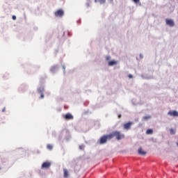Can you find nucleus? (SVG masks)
Instances as JSON below:
<instances>
[{
	"mask_svg": "<svg viewBox=\"0 0 178 178\" xmlns=\"http://www.w3.org/2000/svg\"><path fill=\"white\" fill-rule=\"evenodd\" d=\"M114 134V137H115L116 140H122V138H124V134L120 133L119 131H115L113 132Z\"/></svg>",
	"mask_w": 178,
	"mask_h": 178,
	"instance_id": "nucleus-1",
	"label": "nucleus"
},
{
	"mask_svg": "<svg viewBox=\"0 0 178 178\" xmlns=\"http://www.w3.org/2000/svg\"><path fill=\"white\" fill-rule=\"evenodd\" d=\"M54 15L56 17H62L65 15V12L62 9L57 10L55 13Z\"/></svg>",
	"mask_w": 178,
	"mask_h": 178,
	"instance_id": "nucleus-2",
	"label": "nucleus"
},
{
	"mask_svg": "<svg viewBox=\"0 0 178 178\" xmlns=\"http://www.w3.org/2000/svg\"><path fill=\"white\" fill-rule=\"evenodd\" d=\"M38 92L40 94V99H44V86H40L38 88Z\"/></svg>",
	"mask_w": 178,
	"mask_h": 178,
	"instance_id": "nucleus-3",
	"label": "nucleus"
},
{
	"mask_svg": "<svg viewBox=\"0 0 178 178\" xmlns=\"http://www.w3.org/2000/svg\"><path fill=\"white\" fill-rule=\"evenodd\" d=\"M132 124H133V122H127L124 124V129L125 130H130Z\"/></svg>",
	"mask_w": 178,
	"mask_h": 178,
	"instance_id": "nucleus-4",
	"label": "nucleus"
},
{
	"mask_svg": "<svg viewBox=\"0 0 178 178\" xmlns=\"http://www.w3.org/2000/svg\"><path fill=\"white\" fill-rule=\"evenodd\" d=\"M108 141L107 137L106 135L102 136L99 139V143L100 144H105Z\"/></svg>",
	"mask_w": 178,
	"mask_h": 178,
	"instance_id": "nucleus-5",
	"label": "nucleus"
},
{
	"mask_svg": "<svg viewBox=\"0 0 178 178\" xmlns=\"http://www.w3.org/2000/svg\"><path fill=\"white\" fill-rule=\"evenodd\" d=\"M165 23L168 26H170V27H173V26H175V22L172 19H167Z\"/></svg>",
	"mask_w": 178,
	"mask_h": 178,
	"instance_id": "nucleus-6",
	"label": "nucleus"
},
{
	"mask_svg": "<svg viewBox=\"0 0 178 178\" xmlns=\"http://www.w3.org/2000/svg\"><path fill=\"white\" fill-rule=\"evenodd\" d=\"M51 167V163L44 162L42 165V169H48Z\"/></svg>",
	"mask_w": 178,
	"mask_h": 178,
	"instance_id": "nucleus-7",
	"label": "nucleus"
},
{
	"mask_svg": "<svg viewBox=\"0 0 178 178\" xmlns=\"http://www.w3.org/2000/svg\"><path fill=\"white\" fill-rule=\"evenodd\" d=\"M63 118L65 119V120H73V115L70 113H67L65 115H63Z\"/></svg>",
	"mask_w": 178,
	"mask_h": 178,
	"instance_id": "nucleus-8",
	"label": "nucleus"
},
{
	"mask_svg": "<svg viewBox=\"0 0 178 178\" xmlns=\"http://www.w3.org/2000/svg\"><path fill=\"white\" fill-rule=\"evenodd\" d=\"M168 115H170V116L176 117V116H178V112L177 111H170Z\"/></svg>",
	"mask_w": 178,
	"mask_h": 178,
	"instance_id": "nucleus-9",
	"label": "nucleus"
},
{
	"mask_svg": "<svg viewBox=\"0 0 178 178\" xmlns=\"http://www.w3.org/2000/svg\"><path fill=\"white\" fill-rule=\"evenodd\" d=\"M138 152L139 154V155H146L147 152L143 150L142 147H139Z\"/></svg>",
	"mask_w": 178,
	"mask_h": 178,
	"instance_id": "nucleus-10",
	"label": "nucleus"
},
{
	"mask_svg": "<svg viewBox=\"0 0 178 178\" xmlns=\"http://www.w3.org/2000/svg\"><path fill=\"white\" fill-rule=\"evenodd\" d=\"M63 172H64V177L65 178L69 177V171H67V169L64 168Z\"/></svg>",
	"mask_w": 178,
	"mask_h": 178,
	"instance_id": "nucleus-11",
	"label": "nucleus"
},
{
	"mask_svg": "<svg viewBox=\"0 0 178 178\" xmlns=\"http://www.w3.org/2000/svg\"><path fill=\"white\" fill-rule=\"evenodd\" d=\"M106 137H107V140H112V138H113L114 136V134H113V132L108 134V135H106Z\"/></svg>",
	"mask_w": 178,
	"mask_h": 178,
	"instance_id": "nucleus-12",
	"label": "nucleus"
},
{
	"mask_svg": "<svg viewBox=\"0 0 178 178\" xmlns=\"http://www.w3.org/2000/svg\"><path fill=\"white\" fill-rule=\"evenodd\" d=\"M108 65L109 66H113L114 65H118V62L115 61V60H113L108 62Z\"/></svg>",
	"mask_w": 178,
	"mask_h": 178,
	"instance_id": "nucleus-13",
	"label": "nucleus"
},
{
	"mask_svg": "<svg viewBox=\"0 0 178 178\" xmlns=\"http://www.w3.org/2000/svg\"><path fill=\"white\" fill-rule=\"evenodd\" d=\"M151 118V115H146L143 118V120H148Z\"/></svg>",
	"mask_w": 178,
	"mask_h": 178,
	"instance_id": "nucleus-14",
	"label": "nucleus"
},
{
	"mask_svg": "<svg viewBox=\"0 0 178 178\" xmlns=\"http://www.w3.org/2000/svg\"><path fill=\"white\" fill-rule=\"evenodd\" d=\"M47 149H49V151H51V150H52V148H54V146H52V145H51V144H48L47 145Z\"/></svg>",
	"mask_w": 178,
	"mask_h": 178,
	"instance_id": "nucleus-15",
	"label": "nucleus"
},
{
	"mask_svg": "<svg viewBox=\"0 0 178 178\" xmlns=\"http://www.w3.org/2000/svg\"><path fill=\"white\" fill-rule=\"evenodd\" d=\"M152 133H154L152 129H147L146 131V134H152Z\"/></svg>",
	"mask_w": 178,
	"mask_h": 178,
	"instance_id": "nucleus-16",
	"label": "nucleus"
},
{
	"mask_svg": "<svg viewBox=\"0 0 178 178\" xmlns=\"http://www.w3.org/2000/svg\"><path fill=\"white\" fill-rule=\"evenodd\" d=\"M170 134H175V133H176V129H171L170 130Z\"/></svg>",
	"mask_w": 178,
	"mask_h": 178,
	"instance_id": "nucleus-17",
	"label": "nucleus"
},
{
	"mask_svg": "<svg viewBox=\"0 0 178 178\" xmlns=\"http://www.w3.org/2000/svg\"><path fill=\"white\" fill-rule=\"evenodd\" d=\"M135 3H138L140 2V0H132Z\"/></svg>",
	"mask_w": 178,
	"mask_h": 178,
	"instance_id": "nucleus-18",
	"label": "nucleus"
},
{
	"mask_svg": "<svg viewBox=\"0 0 178 178\" xmlns=\"http://www.w3.org/2000/svg\"><path fill=\"white\" fill-rule=\"evenodd\" d=\"M80 149H84V145H80L79 146Z\"/></svg>",
	"mask_w": 178,
	"mask_h": 178,
	"instance_id": "nucleus-19",
	"label": "nucleus"
},
{
	"mask_svg": "<svg viewBox=\"0 0 178 178\" xmlns=\"http://www.w3.org/2000/svg\"><path fill=\"white\" fill-rule=\"evenodd\" d=\"M128 77H129V79H133V75L129 74V75H128Z\"/></svg>",
	"mask_w": 178,
	"mask_h": 178,
	"instance_id": "nucleus-20",
	"label": "nucleus"
},
{
	"mask_svg": "<svg viewBox=\"0 0 178 178\" xmlns=\"http://www.w3.org/2000/svg\"><path fill=\"white\" fill-rule=\"evenodd\" d=\"M12 19L13 20H16V17L15 15H13Z\"/></svg>",
	"mask_w": 178,
	"mask_h": 178,
	"instance_id": "nucleus-21",
	"label": "nucleus"
},
{
	"mask_svg": "<svg viewBox=\"0 0 178 178\" xmlns=\"http://www.w3.org/2000/svg\"><path fill=\"white\" fill-rule=\"evenodd\" d=\"M111 60V56H107L106 57V60Z\"/></svg>",
	"mask_w": 178,
	"mask_h": 178,
	"instance_id": "nucleus-22",
	"label": "nucleus"
},
{
	"mask_svg": "<svg viewBox=\"0 0 178 178\" xmlns=\"http://www.w3.org/2000/svg\"><path fill=\"white\" fill-rule=\"evenodd\" d=\"M6 108L4 107V108L2 109V112H6Z\"/></svg>",
	"mask_w": 178,
	"mask_h": 178,
	"instance_id": "nucleus-23",
	"label": "nucleus"
},
{
	"mask_svg": "<svg viewBox=\"0 0 178 178\" xmlns=\"http://www.w3.org/2000/svg\"><path fill=\"white\" fill-rule=\"evenodd\" d=\"M110 1V2H113V0H109Z\"/></svg>",
	"mask_w": 178,
	"mask_h": 178,
	"instance_id": "nucleus-24",
	"label": "nucleus"
},
{
	"mask_svg": "<svg viewBox=\"0 0 178 178\" xmlns=\"http://www.w3.org/2000/svg\"><path fill=\"white\" fill-rule=\"evenodd\" d=\"M102 2L105 3V0H102Z\"/></svg>",
	"mask_w": 178,
	"mask_h": 178,
	"instance_id": "nucleus-25",
	"label": "nucleus"
},
{
	"mask_svg": "<svg viewBox=\"0 0 178 178\" xmlns=\"http://www.w3.org/2000/svg\"><path fill=\"white\" fill-rule=\"evenodd\" d=\"M118 118H121V115H119Z\"/></svg>",
	"mask_w": 178,
	"mask_h": 178,
	"instance_id": "nucleus-26",
	"label": "nucleus"
},
{
	"mask_svg": "<svg viewBox=\"0 0 178 178\" xmlns=\"http://www.w3.org/2000/svg\"><path fill=\"white\" fill-rule=\"evenodd\" d=\"M177 147H178V143H177Z\"/></svg>",
	"mask_w": 178,
	"mask_h": 178,
	"instance_id": "nucleus-27",
	"label": "nucleus"
},
{
	"mask_svg": "<svg viewBox=\"0 0 178 178\" xmlns=\"http://www.w3.org/2000/svg\"><path fill=\"white\" fill-rule=\"evenodd\" d=\"M0 170H1V167H0Z\"/></svg>",
	"mask_w": 178,
	"mask_h": 178,
	"instance_id": "nucleus-28",
	"label": "nucleus"
}]
</instances>
